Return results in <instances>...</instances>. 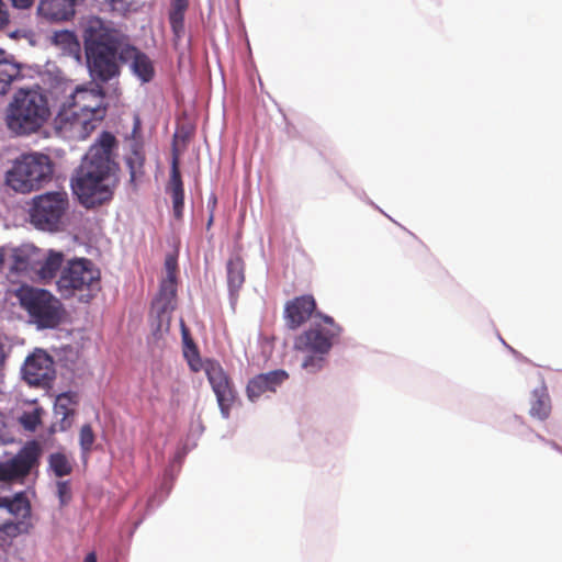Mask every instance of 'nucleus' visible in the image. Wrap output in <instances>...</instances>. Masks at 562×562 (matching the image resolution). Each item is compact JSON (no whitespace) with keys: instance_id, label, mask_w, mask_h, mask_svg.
Wrapping results in <instances>:
<instances>
[{"instance_id":"2eb2a0df","label":"nucleus","mask_w":562,"mask_h":562,"mask_svg":"<svg viewBox=\"0 0 562 562\" xmlns=\"http://www.w3.org/2000/svg\"><path fill=\"white\" fill-rule=\"evenodd\" d=\"M79 3L78 0H40L37 14L50 22L68 21L75 15Z\"/></svg>"},{"instance_id":"39448f33","label":"nucleus","mask_w":562,"mask_h":562,"mask_svg":"<svg viewBox=\"0 0 562 562\" xmlns=\"http://www.w3.org/2000/svg\"><path fill=\"white\" fill-rule=\"evenodd\" d=\"M54 173V162L46 154L32 151L23 153L13 161L5 172V183L15 192L29 193L38 190L50 181Z\"/></svg>"},{"instance_id":"13d9d810","label":"nucleus","mask_w":562,"mask_h":562,"mask_svg":"<svg viewBox=\"0 0 562 562\" xmlns=\"http://www.w3.org/2000/svg\"><path fill=\"white\" fill-rule=\"evenodd\" d=\"M385 217L390 218V221H391V222H394V218H393V217H391V215L385 214Z\"/></svg>"},{"instance_id":"dca6fc26","label":"nucleus","mask_w":562,"mask_h":562,"mask_svg":"<svg viewBox=\"0 0 562 562\" xmlns=\"http://www.w3.org/2000/svg\"><path fill=\"white\" fill-rule=\"evenodd\" d=\"M172 151L173 153L170 166V179L168 188L171 193L173 215L177 220H180L182 218L184 209V188L181 178V172L179 169L178 150L175 145Z\"/></svg>"},{"instance_id":"09e8293b","label":"nucleus","mask_w":562,"mask_h":562,"mask_svg":"<svg viewBox=\"0 0 562 562\" xmlns=\"http://www.w3.org/2000/svg\"><path fill=\"white\" fill-rule=\"evenodd\" d=\"M533 439H537L541 442H543L544 445H547V441H549V439L544 438L543 436H541L540 434L533 431V436H532V440Z\"/></svg>"},{"instance_id":"a878e982","label":"nucleus","mask_w":562,"mask_h":562,"mask_svg":"<svg viewBox=\"0 0 562 562\" xmlns=\"http://www.w3.org/2000/svg\"><path fill=\"white\" fill-rule=\"evenodd\" d=\"M95 95L100 98L99 102L93 106H83L82 110H87L91 113V116L89 119L83 120L82 126L86 131H92L95 128L97 123H100L105 114H106V106L102 103V99L105 95L104 88L101 86H97L95 89L92 90Z\"/></svg>"},{"instance_id":"f8f14e48","label":"nucleus","mask_w":562,"mask_h":562,"mask_svg":"<svg viewBox=\"0 0 562 562\" xmlns=\"http://www.w3.org/2000/svg\"><path fill=\"white\" fill-rule=\"evenodd\" d=\"M5 263L14 273H26L35 268L38 262L40 249L31 244H24L19 247L4 246Z\"/></svg>"},{"instance_id":"9b49d317","label":"nucleus","mask_w":562,"mask_h":562,"mask_svg":"<svg viewBox=\"0 0 562 562\" xmlns=\"http://www.w3.org/2000/svg\"><path fill=\"white\" fill-rule=\"evenodd\" d=\"M22 379L31 386L48 389L56 378L55 361L44 349H35L21 367Z\"/></svg>"},{"instance_id":"49530a36","label":"nucleus","mask_w":562,"mask_h":562,"mask_svg":"<svg viewBox=\"0 0 562 562\" xmlns=\"http://www.w3.org/2000/svg\"><path fill=\"white\" fill-rule=\"evenodd\" d=\"M83 562H98L97 554L94 551L89 552Z\"/></svg>"},{"instance_id":"ea45409f","label":"nucleus","mask_w":562,"mask_h":562,"mask_svg":"<svg viewBox=\"0 0 562 562\" xmlns=\"http://www.w3.org/2000/svg\"><path fill=\"white\" fill-rule=\"evenodd\" d=\"M188 448L187 447H182L180 449H178L172 458V460L170 461V463H173L176 464L177 467H180L181 468V464L188 453Z\"/></svg>"},{"instance_id":"2f4dec72","label":"nucleus","mask_w":562,"mask_h":562,"mask_svg":"<svg viewBox=\"0 0 562 562\" xmlns=\"http://www.w3.org/2000/svg\"><path fill=\"white\" fill-rule=\"evenodd\" d=\"M94 432L90 424H85L79 432V446L81 453L89 454L94 443Z\"/></svg>"},{"instance_id":"7ed1b4c3","label":"nucleus","mask_w":562,"mask_h":562,"mask_svg":"<svg viewBox=\"0 0 562 562\" xmlns=\"http://www.w3.org/2000/svg\"><path fill=\"white\" fill-rule=\"evenodd\" d=\"M181 338L183 345V357L191 371L199 372L203 368L202 358L199 348L191 337L189 328L183 319L180 321ZM204 371L209 383L216 396L221 415L224 419L229 418L231 407L236 398V392L223 367L214 359H207L204 364Z\"/></svg>"},{"instance_id":"6e6552de","label":"nucleus","mask_w":562,"mask_h":562,"mask_svg":"<svg viewBox=\"0 0 562 562\" xmlns=\"http://www.w3.org/2000/svg\"><path fill=\"white\" fill-rule=\"evenodd\" d=\"M99 280L100 271L90 259L75 257L65 262L56 280V290L63 299H70L77 292L91 289Z\"/></svg>"},{"instance_id":"c85d7f7f","label":"nucleus","mask_w":562,"mask_h":562,"mask_svg":"<svg viewBox=\"0 0 562 562\" xmlns=\"http://www.w3.org/2000/svg\"><path fill=\"white\" fill-rule=\"evenodd\" d=\"M172 311H165L161 313L159 306L151 305V329L155 337H160L164 331L169 330L170 314Z\"/></svg>"},{"instance_id":"a19ab883","label":"nucleus","mask_w":562,"mask_h":562,"mask_svg":"<svg viewBox=\"0 0 562 562\" xmlns=\"http://www.w3.org/2000/svg\"><path fill=\"white\" fill-rule=\"evenodd\" d=\"M61 394H66L67 398L63 402L65 407H71L78 403V394L71 391L63 392Z\"/></svg>"},{"instance_id":"e433bc0d","label":"nucleus","mask_w":562,"mask_h":562,"mask_svg":"<svg viewBox=\"0 0 562 562\" xmlns=\"http://www.w3.org/2000/svg\"><path fill=\"white\" fill-rule=\"evenodd\" d=\"M24 529L23 522H14L12 520L0 524V532H4L8 536H15Z\"/></svg>"},{"instance_id":"4d7b16f0","label":"nucleus","mask_w":562,"mask_h":562,"mask_svg":"<svg viewBox=\"0 0 562 562\" xmlns=\"http://www.w3.org/2000/svg\"><path fill=\"white\" fill-rule=\"evenodd\" d=\"M385 217L390 218V221H391V222H394V218H393V217H391V215L385 214Z\"/></svg>"},{"instance_id":"58836bf2","label":"nucleus","mask_w":562,"mask_h":562,"mask_svg":"<svg viewBox=\"0 0 562 562\" xmlns=\"http://www.w3.org/2000/svg\"><path fill=\"white\" fill-rule=\"evenodd\" d=\"M179 472H180V467H177L173 463H169V465L165 470L164 477L168 479L171 482H175Z\"/></svg>"},{"instance_id":"79ce46f5","label":"nucleus","mask_w":562,"mask_h":562,"mask_svg":"<svg viewBox=\"0 0 562 562\" xmlns=\"http://www.w3.org/2000/svg\"><path fill=\"white\" fill-rule=\"evenodd\" d=\"M9 22V13L3 0H0V29Z\"/></svg>"},{"instance_id":"f704fd0d","label":"nucleus","mask_w":562,"mask_h":562,"mask_svg":"<svg viewBox=\"0 0 562 562\" xmlns=\"http://www.w3.org/2000/svg\"><path fill=\"white\" fill-rule=\"evenodd\" d=\"M317 316L324 322V324L328 325L327 328H325V331L333 336L334 338H338L342 333V327L335 322V319L326 314L317 313Z\"/></svg>"},{"instance_id":"f257e3e1","label":"nucleus","mask_w":562,"mask_h":562,"mask_svg":"<svg viewBox=\"0 0 562 562\" xmlns=\"http://www.w3.org/2000/svg\"><path fill=\"white\" fill-rule=\"evenodd\" d=\"M86 66L95 83H108L121 74V65L130 64L132 74L148 83L155 77L149 56L132 45L120 30L106 24L99 16L89 18L82 27Z\"/></svg>"},{"instance_id":"9d476101","label":"nucleus","mask_w":562,"mask_h":562,"mask_svg":"<svg viewBox=\"0 0 562 562\" xmlns=\"http://www.w3.org/2000/svg\"><path fill=\"white\" fill-rule=\"evenodd\" d=\"M42 447L36 440L27 441L12 458L0 461V482L23 483L40 464Z\"/></svg>"},{"instance_id":"20e7f679","label":"nucleus","mask_w":562,"mask_h":562,"mask_svg":"<svg viewBox=\"0 0 562 562\" xmlns=\"http://www.w3.org/2000/svg\"><path fill=\"white\" fill-rule=\"evenodd\" d=\"M50 115L47 97L37 89H19L8 106V127L18 135L37 132Z\"/></svg>"},{"instance_id":"7c9ffc66","label":"nucleus","mask_w":562,"mask_h":562,"mask_svg":"<svg viewBox=\"0 0 562 562\" xmlns=\"http://www.w3.org/2000/svg\"><path fill=\"white\" fill-rule=\"evenodd\" d=\"M43 412L42 407L36 406L30 412H24L19 417V423L25 430L35 431L42 422Z\"/></svg>"},{"instance_id":"de8ad7c7","label":"nucleus","mask_w":562,"mask_h":562,"mask_svg":"<svg viewBox=\"0 0 562 562\" xmlns=\"http://www.w3.org/2000/svg\"><path fill=\"white\" fill-rule=\"evenodd\" d=\"M5 265V250L4 246H0V268Z\"/></svg>"},{"instance_id":"6ab92c4d","label":"nucleus","mask_w":562,"mask_h":562,"mask_svg":"<svg viewBox=\"0 0 562 562\" xmlns=\"http://www.w3.org/2000/svg\"><path fill=\"white\" fill-rule=\"evenodd\" d=\"M551 414V400L548 389L542 382L531 392L529 415L540 422H544Z\"/></svg>"},{"instance_id":"c9c22d12","label":"nucleus","mask_w":562,"mask_h":562,"mask_svg":"<svg viewBox=\"0 0 562 562\" xmlns=\"http://www.w3.org/2000/svg\"><path fill=\"white\" fill-rule=\"evenodd\" d=\"M112 12L124 15L131 8L133 0H106Z\"/></svg>"},{"instance_id":"ddd939ff","label":"nucleus","mask_w":562,"mask_h":562,"mask_svg":"<svg viewBox=\"0 0 562 562\" xmlns=\"http://www.w3.org/2000/svg\"><path fill=\"white\" fill-rule=\"evenodd\" d=\"M288 378L289 373L283 369L257 374L248 381L246 395L254 403L266 392H276Z\"/></svg>"},{"instance_id":"603ef678","label":"nucleus","mask_w":562,"mask_h":562,"mask_svg":"<svg viewBox=\"0 0 562 562\" xmlns=\"http://www.w3.org/2000/svg\"><path fill=\"white\" fill-rule=\"evenodd\" d=\"M547 445L550 446L553 450L558 449L559 447V445L553 440L547 441Z\"/></svg>"},{"instance_id":"bf43d9fd","label":"nucleus","mask_w":562,"mask_h":562,"mask_svg":"<svg viewBox=\"0 0 562 562\" xmlns=\"http://www.w3.org/2000/svg\"><path fill=\"white\" fill-rule=\"evenodd\" d=\"M385 217L390 218V221H391V222H394V218H393V217H391V215L385 214Z\"/></svg>"},{"instance_id":"4468645a","label":"nucleus","mask_w":562,"mask_h":562,"mask_svg":"<svg viewBox=\"0 0 562 562\" xmlns=\"http://www.w3.org/2000/svg\"><path fill=\"white\" fill-rule=\"evenodd\" d=\"M316 308V302L312 295H302L288 302L284 307L286 326L294 330L304 324Z\"/></svg>"},{"instance_id":"052dcab7","label":"nucleus","mask_w":562,"mask_h":562,"mask_svg":"<svg viewBox=\"0 0 562 562\" xmlns=\"http://www.w3.org/2000/svg\"><path fill=\"white\" fill-rule=\"evenodd\" d=\"M385 217L390 218V221H391V222H394V218H393V217H391V215L385 214Z\"/></svg>"},{"instance_id":"423d86ee","label":"nucleus","mask_w":562,"mask_h":562,"mask_svg":"<svg viewBox=\"0 0 562 562\" xmlns=\"http://www.w3.org/2000/svg\"><path fill=\"white\" fill-rule=\"evenodd\" d=\"M16 295L30 316V323L38 330L55 329L60 325L64 306L48 290L25 285L18 290Z\"/></svg>"},{"instance_id":"8fccbe9b","label":"nucleus","mask_w":562,"mask_h":562,"mask_svg":"<svg viewBox=\"0 0 562 562\" xmlns=\"http://www.w3.org/2000/svg\"><path fill=\"white\" fill-rule=\"evenodd\" d=\"M140 127V121L138 116H135L134 119V127H133V134L136 133L137 130Z\"/></svg>"},{"instance_id":"6e6d98bb","label":"nucleus","mask_w":562,"mask_h":562,"mask_svg":"<svg viewBox=\"0 0 562 562\" xmlns=\"http://www.w3.org/2000/svg\"><path fill=\"white\" fill-rule=\"evenodd\" d=\"M555 451H558L559 453L562 454V447L559 445L558 449H555Z\"/></svg>"},{"instance_id":"412c9836","label":"nucleus","mask_w":562,"mask_h":562,"mask_svg":"<svg viewBox=\"0 0 562 562\" xmlns=\"http://www.w3.org/2000/svg\"><path fill=\"white\" fill-rule=\"evenodd\" d=\"M0 509H4L15 517H30L31 504L26 492L20 491L14 493L12 496L0 495Z\"/></svg>"},{"instance_id":"864d4df0","label":"nucleus","mask_w":562,"mask_h":562,"mask_svg":"<svg viewBox=\"0 0 562 562\" xmlns=\"http://www.w3.org/2000/svg\"><path fill=\"white\" fill-rule=\"evenodd\" d=\"M501 341L503 342V345H505L515 356H518L519 353L513 349L512 347H509L505 341L504 339L501 338Z\"/></svg>"},{"instance_id":"3c124183","label":"nucleus","mask_w":562,"mask_h":562,"mask_svg":"<svg viewBox=\"0 0 562 562\" xmlns=\"http://www.w3.org/2000/svg\"><path fill=\"white\" fill-rule=\"evenodd\" d=\"M213 221H214V213H210L209 218H207V223H206V228L207 229L212 226Z\"/></svg>"},{"instance_id":"cd10ccee","label":"nucleus","mask_w":562,"mask_h":562,"mask_svg":"<svg viewBox=\"0 0 562 562\" xmlns=\"http://www.w3.org/2000/svg\"><path fill=\"white\" fill-rule=\"evenodd\" d=\"M48 468L56 477H64L72 472V465L63 452H53L48 457Z\"/></svg>"},{"instance_id":"c03bdc74","label":"nucleus","mask_w":562,"mask_h":562,"mask_svg":"<svg viewBox=\"0 0 562 562\" xmlns=\"http://www.w3.org/2000/svg\"><path fill=\"white\" fill-rule=\"evenodd\" d=\"M34 0H11V3L16 9H27L33 4Z\"/></svg>"},{"instance_id":"4be33fe9","label":"nucleus","mask_w":562,"mask_h":562,"mask_svg":"<svg viewBox=\"0 0 562 562\" xmlns=\"http://www.w3.org/2000/svg\"><path fill=\"white\" fill-rule=\"evenodd\" d=\"M65 262V256L61 251L49 249L41 261L37 270L41 280L48 282L56 278L57 272L61 271Z\"/></svg>"},{"instance_id":"b1692460","label":"nucleus","mask_w":562,"mask_h":562,"mask_svg":"<svg viewBox=\"0 0 562 562\" xmlns=\"http://www.w3.org/2000/svg\"><path fill=\"white\" fill-rule=\"evenodd\" d=\"M173 483L175 482H171L168 479L162 476V480H161V483H160L159 487L155 491V493L151 496H149V498L147 501L146 514L134 522L132 531H131L132 535L142 525V522L144 521L146 515L151 514L157 507H159L165 502V499L171 493V490L173 487Z\"/></svg>"},{"instance_id":"c756f323","label":"nucleus","mask_w":562,"mask_h":562,"mask_svg":"<svg viewBox=\"0 0 562 562\" xmlns=\"http://www.w3.org/2000/svg\"><path fill=\"white\" fill-rule=\"evenodd\" d=\"M145 157L139 148L133 146L130 155L125 157V164L130 172V182L134 183L136 176L143 173Z\"/></svg>"},{"instance_id":"5fc2aeb1","label":"nucleus","mask_w":562,"mask_h":562,"mask_svg":"<svg viewBox=\"0 0 562 562\" xmlns=\"http://www.w3.org/2000/svg\"><path fill=\"white\" fill-rule=\"evenodd\" d=\"M19 36V31H14L12 33H10V37L12 38H16Z\"/></svg>"},{"instance_id":"0eeeda50","label":"nucleus","mask_w":562,"mask_h":562,"mask_svg":"<svg viewBox=\"0 0 562 562\" xmlns=\"http://www.w3.org/2000/svg\"><path fill=\"white\" fill-rule=\"evenodd\" d=\"M68 206V194L65 191L35 195L29 210L30 223L38 231L58 232Z\"/></svg>"},{"instance_id":"4c0bfd02","label":"nucleus","mask_w":562,"mask_h":562,"mask_svg":"<svg viewBox=\"0 0 562 562\" xmlns=\"http://www.w3.org/2000/svg\"><path fill=\"white\" fill-rule=\"evenodd\" d=\"M167 279H176L177 260L172 257H168L165 262Z\"/></svg>"},{"instance_id":"1a4fd4ad","label":"nucleus","mask_w":562,"mask_h":562,"mask_svg":"<svg viewBox=\"0 0 562 562\" xmlns=\"http://www.w3.org/2000/svg\"><path fill=\"white\" fill-rule=\"evenodd\" d=\"M336 338L325 331L321 324H313L295 339L294 347L299 351L306 352L301 367L308 373L321 371L326 362Z\"/></svg>"},{"instance_id":"f03ea898","label":"nucleus","mask_w":562,"mask_h":562,"mask_svg":"<svg viewBox=\"0 0 562 562\" xmlns=\"http://www.w3.org/2000/svg\"><path fill=\"white\" fill-rule=\"evenodd\" d=\"M116 145L115 136L103 131L83 156L71 180L72 192L83 207L94 209L113 199L119 182V165L113 154Z\"/></svg>"},{"instance_id":"680f3d73","label":"nucleus","mask_w":562,"mask_h":562,"mask_svg":"<svg viewBox=\"0 0 562 562\" xmlns=\"http://www.w3.org/2000/svg\"><path fill=\"white\" fill-rule=\"evenodd\" d=\"M371 205H373L375 209L380 210L375 204L374 202H370Z\"/></svg>"},{"instance_id":"a211bd4d","label":"nucleus","mask_w":562,"mask_h":562,"mask_svg":"<svg viewBox=\"0 0 562 562\" xmlns=\"http://www.w3.org/2000/svg\"><path fill=\"white\" fill-rule=\"evenodd\" d=\"M226 279L231 303L237 300L238 292L245 282V265L239 256H232L226 262Z\"/></svg>"},{"instance_id":"473e14b6","label":"nucleus","mask_w":562,"mask_h":562,"mask_svg":"<svg viewBox=\"0 0 562 562\" xmlns=\"http://www.w3.org/2000/svg\"><path fill=\"white\" fill-rule=\"evenodd\" d=\"M187 8L188 3H182V1L171 2V10L168 16L170 26L184 25V12Z\"/></svg>"},{"instance_id":"37998d69","label":"nucleus","mask_w":562,"mask_h":562,"mask_svg":"<svg viewBox=\"0 0 562 562\" xmlns=\"http://www.w3.org/2000/svg\"><path fill=\"white\" fill-rule=\"evenodd\" d=\"M171 27V31H172V34H173V41L175 43H178L184 35V32H186V29H184V25H175V26H170Z\"/></svg>"},{"instance_id":"f3484780","label":"nucleus","mask_w":562,"mask_h":562,"mask_svg":"<svg viewBox=\"0 0 562 562\" xmlns=\"http://www.w3.org/2000/svg\"><path fill=\"white\" fill-rule=\"evenodd\" d=\"M23 68L24 65L19 63L12 54L0 49V95L8 92L14 80L24 77Z\"/></svg>"},{"instance_id":"5701e85b","label":"nucleus","mask_w":562,"mask_h":562,"mask_svg":"<svg viewBox=\"0 0 562 562\" xmlns=\"http://www.w3.org/2000/svg\"><path fill=\"white\" fill-rule=\"evenodd\" d=\"M499 426L504 432L514 435L524 441H532L533 429L517 414L506 415L499 423Z\"/></svg>"},{"instance_id":"72a5a7b5","label":"nucleus","mask_w":562,"mask_h":562,"mask_svg":"<svg viewBox=\"0 0 562 562\" xmlns=\"http://www.w3.org/2000/svg\"><path fill=\"white\" fill-rule=\"evenodd\" d=\"M56 486L59 505L64 507L68 505L72 498L71 482L69 480L58 481Z\"/></svg>"},{"instance_id":"e2e57ef3","label":"nucleus","mask_w":562,"mask_h":562,"mask_svg":"<svg viewBox=\"0 0 562 562\" xmlns=\"http://www.w3.org/2000/svg\"><path fill=\"white\" fill-rule=\"evenodd\" d=\"M80 3L83 1V0H78Z\"/></svg>"},{"instance_id":"393cba45","label":"nucleus","mask_w":562,"mask_h":562,"mask_svg":"<svg viewBox=\"0 0 562 562\" xmlns=\"http://www.w3.org/2000/svg\"><path fill=\"white\" fill-rule=\"evenodd\" d=\"M67 398L66 394H58L56 396L55 403H54V414L56 418H59L58 422H56L50 427V432L55 431H66L71 426V420H69V417L75 415V409L71 407H65L63 402Z\"/></svg>"},{"instance_id":"a18cd8bd","label":"nucleus","mask_w":562,"mask_h":562,"mask_svg":"<svg viewBox=\"0 0 562 562\" xmlns=\"http://www.w3.org/2000/svg\"><path fill=\"white\" fill-rule=\"evenodd\" d=\"M216 204H217V198L214 193H212L207 200L209 213H214Z\"/></svg>"},{"instance_id":"bb28decb","label":"nucleus","mask_w":562,"mask_h":562,"mask_svg":"<svg viewBox=\"0 0 562 562\" xmlns=\"http://www.w3.org/2000/svg\"><path fill=\"white\" fill-rule=\"evenodd\" d=\"M176 296V279H167L161 283L159 294L153 301V306H159L161 313H165V311H173Z\"/></svg>"},{"instance_id":"aec40b11","label":"nucleus","mask_w":562,"mask_h":562,"mask_svg":"<svg viewBox=\"0 0 562 562\" xmlns=\"http://www.w3.org/2000/svg\"><path fill=\"white\" fill-rule=\"evenodd\" d=\"M52 42L60 47L65 55L72 57L76 61L81 63V45L74 31L60 30L55 31L52 36Z\"/></svg>"}]
</instances>
